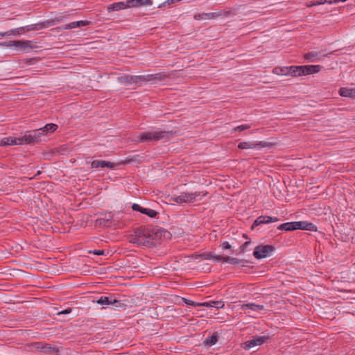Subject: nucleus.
Listing matches in <instances>:
<instances>
[{
    "mask_svg": "<svg viewBox=\"0 0 355 355\" xmlns=\"http://www.w3.org/2000/svg\"><path fill=\"white\" fill-rule=\"evenodd\" d=\"M96 302L101 305H111L119 303V301L117 300L112 295H102L97 300Z\"/></svg>",
    "mask_w": 355,
    "mask_h": 355,
    "instance_id": "14",
    "label": "nucleus"
},
{
    "mask_svg": "<svg viewBox=\"0 0 355 355\" xmlns=\"http://www.w3.org/2000/svg\"><path fill=\"white\" fill-rule=\"evenodd\" d=\"M220 247L223 250H228L231 248V245L227 241H224L221 245Z\"/></svg>",
    "mask_w": 355,
    "mask_h": 355,
    "instance_id": "36",
    "label": "nucleus"
},
{
    "mask_svg": "<svg viewBox=\"0 0 355 355\" xmlns=\"http://www.w3.org/2000/svg\"><path fill=\"white\" fill-rule=\"evenodd\" d=\"M315 6L325 4L324 0L315 1Z\"/></svg>",
    "mask_w": 355,
    "mask_h": 355,
    "instance_id": "44",
    "label": "nucleus"
},
{
    "mask_svg": "<svg viewBox=\"0 0 355 355\" xmlns=\"http://www.w3.org/2000/svg\"><path fill=\"white\" fill-rule=\"evenodd\" d=\"M289 73L293 76H302V66H291L288 67Z\"/></svg>",
    "mask_w": 355,
    "mask_h": 355,
    "instance_id": "25",
    "label": "nucleus"
},
{
    "mask_svg": "<svg viewBox=\"0 0 355 355\" xmlns=\"http://www.w3.org/2000/svg\"><path fill=\"white\" fill-rule=\"evenodd\" d=\"M268 339L267 336H256L244 343V348L250 349L254 347L262 345Z\"/></svg>",
    "mask_w": 355,
    "mask_h": 355,
    "instance_id": "11",
    "label": "nucleus"
},
{
    "mask_svg": "<svg viewBox=\"0 0 355 355\" xmlns=\"http://www.w3.org/2000/svg\"><path fill=\"white\" fill-rule=\"evenodd\" d=\"M250 243V241H245L241 247V250L243 252L245 251V249L249 245V244Z\"/></svg>",
    "mask_w": 355,
    "mask_h": 355,
    "instance_id": "39",
    "label": "nucleus"
},
{
    "mask_svg": "<svg viewBox=\"0 0 355 355\" xmlns=\"http://www.w3.org/2000/svg\"><path fill=\"white\" fill-rule=\"evenodd\" d=\"M132 208L134 211H139L141 212V214H143V209H144V207H141L138 204H133L132 206Z\"/></svg>",
    "mask_w": 355,
    "mask_h": 355,
    "instance_id": "33",
    "label": "nucleus"
},
{
    "mask_svg": "<svg viewBox=\"0 0 355 355\" xmlns=\"http://www.w3.org/2000/svg\"><path fill=\"white\" fill-rule=\"evenodd\" d=\"M159 74H148V75H123L118 77V81L125 86L138 85L140 86L144 82L151 81L157 78Z\"/></svg>",
    "mask_w": 355,
    "mask_h": 355,
    "instance_id": "1",
    "label": "nucleus"
},
{
    "mask_svg": "<svg viewBox=\"0 0 355 355\" xmlns=\"http://www.w3.org/2000/svg\"><path fill=\"white\" fill-rule=\"evenodd\" d=\"M322 51H311L304 55V58L310 62H316L322 60V58L329 57L334 53V51L327 54L322 55Z\"/></svg>",
    "mask_w": 355,
    "mask_h": 355,
    "instance_id": "10",
    "label": "nucleus"
},
{
    "mask_svg": "<svg viewBox=\"0 0 355 355\" xmlns=\"http://www.w3.org/2000/svg\"><path fill=\"white\" fill-rule=\"evenodd\" d=\"M297 230L316 232L318 228L315 225L307 221H297Z\"/></svg>",
    "mask_w": 355,
    "mask_h": 355,
    "instance_id": "17",
    "label": "nucleus"
},
{
    "mask_svg": "<svg viewBox=\"0 0 355 355\" xmlns=\"http://www.w3.org/2000/svg\"><path fill=\"white\" fill-rule=\"evenodd\" d=\"M199 257L201 258V259L203 260H212L214 257V253L213 252H205L199 255Z\"/></svg>",
    "mask_w": 355,
    "mask_h": 355,
    "instance_id": "31",
    "label": "nucleus"
},
{
    "mask_svg": "<svg viewBox=\"0 0 355 355\" xmlns=\"http://www.w3.org/2000/svg\"><path fill=\"white\" fill-rule=\"evenodd\" d=\"M223 261L231 264H239L241 263V260H239V259L231 257H224Z\"/></svg>",
    "mask_w": 355,
    "mask_h": 355,
    "instance_id": "30",
    "label": "nucleus"
},
{
    "mask_svg": "<svg viewBox=\"0 0 355 355\" xmlns=\"http://www.w3.org/2000/svg\"><path fill=\"white\" fill-rule=\"evenodd\" d=\"M206 193L200 191H195L191 193H181L179 196L173 195L170 197L169 200L178 204L193 203L198 200H200Z\"/></svg>",
    "mask_w": 355,
    "mask_h": 355,
    "instance_id": "2",
    "label": "nucleus"
},
{
    "mask_svg": "<svg viewBox=\"0 0 355 355\" xmlns=\"http://www.w3.org/2000/svg\"><path fill=\"white\" fill-rule=\"evenodd\" d=\"M279 219L277 217H272L268 216H259L254 222L253 225L257 226L262 224H268L270 223L277 222Z\"/></svg>",
    "mask_w": 355,
    "mask_h": 355,
    "instance_id": "16",
    "label": "nucleus"
},
{
    "mask_svg": "<svg viewBox=\"0 0 355 355\" xmlns=\"http://www.w3.org/2000/svg\"><path fill=\"white\" fill-rule=\"evenodd\" d=\"M241 309L243 310L249 309L253 311H258L259 310H263L264 309V306L263 305L256 304L254 303H248L242 304Z\"/></svg>",
    "mask_w": 355,
    "mask_h": 355,
    "instance_id": "24",
    "label": "nucleus"
},
{
    "mask_svg": "<svg viewBox=\"0 0 355 355\" xmlns=\"http://www.w3.org/2000/svg\"><path fill=\"white\" fill-rule=\"evenodd\" d=\"M325 3L334 4L339 3V0H324Z\"/></svg>",
    "mask_w": 355,
    "mask_h": 355,
    "instance_id": "40",
    "label": "nucleus"
},
{
    "mask_svg": "<svg viewBox=\"0 0 355 355\" xmlns=\"http://www.w3.org/2000/svg\"><path fill=\"white\" fill-rule=\"evenodd\" d=\"M91 253L96 254V255H104L105 251L103 250H94L92 251H90Z\"/></svg>",
    "mask_w": 355,
    "mask_h": 355,
    "instance_id": "35",
    "label": "nucleus"
},
{
    "mask_svg": "<svg viewBox=\"0 0 355 355\" xmlns=\"http://www.w3.org/2000/svg\"><path fill=\"white\" fill-rule=\"evenodd\" d=\"M194 19H197V20L206 19V17L205 16V13H201V14L195 15Z\"/></svg>",
    "mask_w": 355,
    "mask_h": 355,
    "instance_id": "37",
    "label": "nucleus"
},
{
    "mask_svg": "<svg viewBox=\"0 0 355 355\" xmlns=\"http://www.w3.org/2000/svg\"><path fill=\"white\" fill-rule=\"evenodd\" d=\"M45 135L42 131L41 128L35 130L28 135H25L21 137H17L18 145L29 144L31 143L38 142L41 141L42 137Z\"/></svg>",
    "mask_w": 355,
    "mask_h": 355,
    "instance_id": "6",
    "label": "nucleus"
},
{
    "mask_svg": "<svg viewBox=\"0 0 355 355\" xmlns=\"http://www.w3.org/2000/svg\"><path fill=\"white\" fill-rule=\"evenodd\" d=\"M18 145L17 137H3L0 139V146Z\"/></svg>",
    "mask_w": 355,
    "mask_h": 355,
    "instance_id": "20",
    "label": "nucleus"
},
{
    "mask_svg": "<svg viewBox=\"0 0 355 355\" xmlns=\"http://www.w3.org/2000/svg\"><path fill=\"white\" fill-rule=\"evenodd\" d=\"M111 219H112V216L110 214H109V218L106 219V222H108V221L111 220Z\"/></svg>",
    "mask_w": 355,
    "mask_h": 355,
    "instance_id": "45",
    "label": "nucleus"
},
{
    "mask_svg": "<svg viewBox=\"0 0 355 355\" xmlns=\"http://www.w3.org/2000/svg\"><path fill=\"white\" fill-rule=\"evenodd\" d=\"M306 6L307 7H312V6H315V1H309V2H306Z\"/></svg>",
    "mask_w": 355,
    "mask_h": 355,
    "instance_id": "43",
    "label": "nucleus"
},
{
    "mask_svg": "<svg viewBox=\"0 0 355 355\" xmlns=\"http://www.w3.org/2000/svg\"><path fill=\"white\" fill-rule=\"evenodd\" d=\"M217 340L218 336L216 334H213L204 340V345L207 347H211L216 343Z\"/></svg>",
    "mask_w": 355,
    "mask_h": 355,
    "instance_id": "27",
    "label": "nucleus"
},
{
    "mask_svg": "<svg viewBox=\"0 0 355 355\" xmlns=\"http://www.w3.org/2000/svg\"><path fill=\"white\" fill-rule=\"evenodd\" d=\"M135 233V236L130 240L132 243L138 245H146L150 243L152 236L149 229L139 227L136 229Z\"/></svg>",
    "mask_w": 355,
    "mask_h": 355,
    "instance_id": "3",
    "label": "nucleus"
},
{
    "mask_svg": "<svg viewBox=\"0 0 355 355\" xmlns=\"http://www.w3.org/2000/svg\"><path fill=\"white\" fill-rule=\"evenodd\" d=\"M205 16L206 17V19H209L214 17V13L213 12H209V13H205Z\"/></svg>",
    "mask_w": 355,
    "mask_h": 355,
    "instance_id": "41",
    "label": "nucleus"
},
{
    "mask_svg": "<svg viewBox=\"0 0 355 355\" xmlns=\"http://www.w3.org/2000/svg\"><path fill=\"white\" fill-rule=\"evenodd\" d=\"M279 230H285V231H293L297 230V221L295 222H287L283 224H281L278 227Z\"/></svg>",
    "mask_w": 355,
    "mask_h": 355,
    "instance_id": "23",
    "label": "nucleus"
},
{
    "mask_svg": "<svg viewBox=\"0 0 355 355\" xmlns=\"http://www.w3.org/2000/svg\"><path fill=\"white\" fill-rule=\"evenodd\" d=\"M143 211H143L144 214H146L150 218H155L157 215V212L155 210L152 209L144 208V209H143Z\"/></svg>",
    "mask_w": 355,
    "mask_h": 355,
    "instance_id": "29",
    "label": "nucleus"
},
{
    "mask_svg": "<svg viewBox=\"0 0 355 355\" xmlns=\"http://www.w3.org/2000/svg\"><path fill=\"white\" fill-rule=\"evenodd\" d=\"M275 248L270 245H260L255 248L253 256L257 259L268 257L272 254Z\"/></svg>",
    "mask_w": 355,
    "mask_h": 355,
    "instance_id": "7",
    "label": "nucleus"
},
{
    "mask_svg": "<svg viewBox=\"0 0 355 355\" xmlns=\"http://www.w3.org/2000/svg\"><path fill=\"white\" fill-rule=\"evenodd\" d=\"M273 73L277 75H288V67H275L272 70Z\"/></svg>",
    "mask_w": 355,
    "mask_h": 355,
    "instance_id": "28",
    "label": "nucleus"
},
{
    "mask_svg": "<svg viewBox=\"0 0 355 355\" xmlns=\"http://www.w3.org/2000/svg\"><path fill=\"white\" fill-rule=\"evenodd\" d=\"M184 303L187 304V305H189V306H198V303H196L192 300H188V299H185L184 298Z\"/></svg>",
    "mask_w": 355,
    "mask_h": 355,
    "instance_id": "34",
    "label": "nucleus"
},
{
    "mask_svg": "<svg viewBox=\"0 0 355 355\" xmlns=\"http://www.w3.org/2000/svg\"><path fill=\"white\" fill-rule=\"evenodd\" d=\"M250 128H251V125L249 124H243V125H240L235 127L233 129V130L234 131H243V130L250 129Z\"/></svg>",
    "mask_w": 355,
    "mask_h": 355,
    "instance_id": "32",
    "label": "nucleus"
},
{
    "mask_svg": "<svg viewBox=\"0 0 355 355\" xmlns=\"http://www.w3.org/2000/svg\"><path fill=\"white\" fill-rule=\"evenodd\" d=\"M153 3V0H128V7L129 8L150 6H152Z\"/></svg>",
    "mask_w": 355,
    "mask_h": 355,
    "instance_id": "13",
    "label": "nucleus"
},
{
    "mask_svg": "<svg viewBox=\"0 0 355 355\" xmlns=\"http://www.w3.org/2000/svg\"><path fill=\"white\" fill-rule=\"evenodd\" d=\"M1 45L9 48H15V49L20 50L21 51H27L28 50L34 48L31 44V42L28 40L10 41L8 42H3Z\"/></svg>",
    "mask_w": 355,
    "mask_h": 355,
    "instance_id": "8",
    "label": "nucleus"
},
{
    "mask_svg": "<svg viewBox=\"0 0 355 355\" xmlns=\"http://www.w3.org/2000/svg\"><path fill=\"white\" fill-rule=\"evenodd\" d=\"M89 24L88 21L80 20L69 23L62 27L63 30L73 29L81 26H86Z\"/></svg>",
    "mask_w": 355,
    "mask_h": 355,
    "instance_id": "19",
    "label": "nucleus"
},
{
    "mask_svg": "<svg viewBox=\"0 0 355 355\" xmlns=\"http://www.w3.org/2000/svg\"><path fill=\"white\" fill-rule=\"evenodd\" d=\"M339 94L343 97L355 98V88L341 87L339 89Z\"/></svg>",
    "mask_w": 355,
    "mask_h": 355,
    "instance_id": "21",
    "label": "nucleus"
},
{
    "mask_svg": "<svg viewBox=\"0 0 355 355\" xmlns=\"http://www.w3.org/2000/svg\"><path fill=\"white\" fill-rule=\"evenodd\" d=\"M58 128V125L55 123H48L45 125L44 127L41 128L42 131L44 135H46L49 132H55Z\"/></svg>",
    "mask_w": 355,
    "mask_h": 355,
    "instance_id": "26",
    "label": "nucleus"
},
{
    "mask_svg": "<svg viewBox=\"0 0 355 355\" xmlns=\"http://www.w3.org/2000/svg\"><path fill=\"white\" fill-rule=\"evenodd\" d=\"M272 146H273V144L272 143L262 141H242L239 144L238 147L240 149L260 150L263 148H270Z\"/></svg>",
    "mask_w": 355,
    "mask_h": 355,
    "instance_id": "9",
    "label": "nucleus"
},
{
    "mask_svg": "<svg viewBox=\"0 0 355 355\" xmlns=\"http://www.w3.org/2000/svg\"><path fill=\"white\" fill-rule=\"evenodd\" d=\"M46 26L44 23H38V24H34L28 25L26 26L19 27L15 29H12L8 31L1 33L0 32L1 36H10V35H19L21 34L20 31H38L43 28H45Z\"/></svg>",
    "mask_w": 355,
    "mask_h": 355,
    "instance_id": "5",
    "label": "nucleus"
},
{
    "mask_svg": "<svg viewBox=\"0 0 355 355\" xmlns=\"http://www.w3.org/2000/svg\"><path fill=\"white\" fill-rule=\"evenodd\" d=\"M129 8L128 7V0L125 1H119L116 3H113L107 6L108 12L111 11H119L124 9Z\"/></svg>",
    "mask_w": 355,
    "mask_h": 355,
    "instance_id": "18",
    "label": "nucleus"
},
{
    "mask_svg": "<svg viewBox=\"0 0 355 355\" xmlns=\"http://www.w3.org/2000/svg\"><path fill=\"white\" fill-rule=\"evenodd\" d=\"M71 309H64V310H63V311H60V312L59 313V314H64V315H66V314H69V313H71Z\"/></svg>",
    "mask_w": 355,
    "mask_h": 355,
    "instance_id": "42",
    "label": "nucleus"
},
{
    "mask_svg": "<svg viewBox=\"0 0 355 355\" xmlns=\"http://www.w3.org/2000/svg\"><path fill=\"white\" fill-rule=\"evenodd\" d=\"M302 76L316 73L321 71L322 67L321 65H302Z\"/></svg>",
    "mask_w": 355,
    "mask_h": 355,
    "instance_id": "15",
    "label": "nucleus"
},
{
    "mask_svg": "<svg viewBox=\"0 0 355 355\" xmlns=\"http://www.w3.org/2000/svg\"><path fill=\"white\" fill-rule=\"evenodd\" d=\"M198 306L205 307H215L218 309L224 306V302L223 301H210L207 302H202L201 304H198Z\"/></svg>",
    "mask_w": 355,
    "mask_h": 355,
    "instance_id": "22",
    "label": "nucleus"
},
{
    "mask_svg": "<svg viewBox=\"0 0 355 355\" xmlns=\"http://www.w3.org/2000/svg\"><path fill=\"white\" fill-rule=\"evenodd\" d=\"M171 132L157 130L154 132H146L139 135L140 142H150L168 138L171 136Z\"/></svg>",
    "mask_w": 355,
    "mask_h": 355,
    "instance_id": "4",
    "label": "nucleus"
},
{
    "mask_svg": "<svg viewBox=\"0 0 355 355\" xmlns=\"http://www.w3.org/2000/svg\"><path fill=\"white\" fill-rule=\"evenodd\" d=\"M225 257H222V256H219V255H216L214 254V257L212 259V260L214 261H223V258Z\"/></svg>",
    "mask_w": 355,
    "mask_h": 355,
    "instance_id": "38",
    "label": "nucleus"
},
{
    "mask_svg": "<svg viewBox=\"0 0 355 355\" xmlns=\"http://www.w3.org/2000/svg\"><path fill=\"white\" fill-rule=\"evenodd\" d=\"M116 164L105 160H94L91 162V168H108L110 169L114 168L116 166Z\"/></svg>",
    "mask_w": 355,
    "mask_h": 355,
    "instance_id": "12",
    "label": "nucleus"
}]
</instances>
